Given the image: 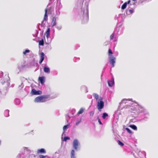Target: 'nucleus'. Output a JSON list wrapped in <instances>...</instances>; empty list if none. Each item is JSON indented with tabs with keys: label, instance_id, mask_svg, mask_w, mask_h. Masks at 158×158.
I'll return each mask as SVG.
<instances>
[{
	"label": "nucleus",
	"instance_id": "nucleus-26",
	"mask_svg": "<svg viewBox=\"0 0 158 158\" xmlns=\"http://www.w3.org/2000/svg\"><path fill=\"white\" fill-rule=\"evenodd\" d=\"M71 158H76L75 156V151L74 150H72L71 153Z\"/></svg>",
	"mask_w": 158,
	"mask_h": 158
},
{
	"label": "nucleus",
	"instance_id": "nucleus-25",
	"mask_svg": "<svg viewBox=\"0 0 158 158\" xmlns=\"http://www.w3.org/2000/svg\"><path fill=\"white\" fill-rule=\"evenodd\" d=\"M45 27V26H44V25L42 24L39 23V26H38V28L39 30H42V32H43V28H44V27Z\"/></svg>",
	"mask_w": 158,
	"mask_h": 158
},
{
	"label": "nucleus",
	"instance_id": "nucleus-15",
	"mask_svg": "<svg viewBox=\"0 0 158 158\" xmlns=\"http://www.w3.org/2000/svg\"><path fill=\"white\" fill-rule=\"evenodd\" d=\"M135 12V10L131 9H130L129 8L126 10V14L127 15H131L134 13Z\"/></svg>",
	"mask_w": 158,
	"mask_h": 158
},
{
	"label": "nucleus",
	"instance_id": "nucleus-42",
	"mask_svg": "<svg viewBox=\"0 0 158 158\" xmlns=\"http://www.w3.org/2000/svg\"><path fill=\"white\" fill-rule=\"evenodd\" d=\"M70 139V138L68 136H65L64 138V141H66Z\"/></svg>",
	"mask_w": 158,
	"mask_h": 158
},
{
	"label": "nucleus",
	"instance_id": "nucleus-60",
	"mask_svg": "<svg viewBox=\"0 0 158 158\" xmlns=\"http://www.w3.org/2000/svg\"><path fill=\"white\" fill-rule=\"evenodd\" d=\"M132 120H133L132 119H131V120H130V121L132 122H133Z\"/></svg>",
	"mask_w": 158,
	"mask_h": 158
},
{
	"label": "nucleus",
	"instance_id": "nucleus-50",
	"mask_svg": "<svg viewBox=\"0 0 158 158\" xmlns=\"http://www.w3.org/2000/svg\"><path fill=\"white\" fill-rule=\"evenodd\" d=\"M40 158H45L46 157V156H44L43 155H41L40 156Z\"/></svg>",
	"mask_w": 158,
	"mask_h": 158
},
{
	"label": "nucleus",
	"instance_id": "nucleus-5",
	"mask_svg": "<svg viewBox=\"0 0 158 158\" xmlns=\"http://www.w3.org/2000/svg\"><path fill=\"white\" fill-rule=\"evenodd\" d=\"M73 148L76 150L77 151L80 149L81 147V144L79 140L77 139H75L73 141Z\"/></svg>",
	"mask_w": 158,
	"mask_h": 158
},
{
	"label": "nucleus",
	"instance_id": "nucleus-32",
	"mask_svg": "<svg viewBox=\"0 0 158 158\" xmlns=\"http://www.w3.org/2000/svg\"><path fill=\"white\" fill-rule=\"evenodd\" d=\"M85 110V109L84 108H81L79 110L77 113V114H82Z\"/></svg>",
	"mask_w": 158,
	"mask_h": 158
},
{
	"label": "nucleus",
	"instance_id": "nucleus-16",
	"mask_svg": "<svg viewBox=\"0 0 158 158\" xmlns=\"http://www.w3.org/2000/svg\"><path fill=\"white\" fill-rule=\"evenodd\" d=\"M123 15L122 14L116 15L115 17V19L117 20L118 21H120L122 19V17H123Z\"/></svg>",
	"mask_w": 158,
	"mask_h": 158
},
{
	"label": "nucleus",
	"instance_id": "nucleus-36",
	"mask_svg": "<svg viewBox=\"0 0 158 158\" xmlns=\"http://www.w3.org/2000/svg\"><path fill=\"white\" fill-rule=\"evenodd\" d=\"M70 123H69L68 124L64 125L63 127V130L64 131H65L66 129L69 128Z\"/></svg>",
	"mask_w": 158,
	"mask_h": 158
},
{
	"label": "nucleus",
	"instance_id": "nucleus-19",
	"mask_svg": "<svg viewBox=\"0 0 158 158\" xmlns=\"http://www.w3.org/2000/svg\"><path fill=\"white\" fill-rule=\"evenodd\" d=\"M56 18L55 17H53L51 23L52 27H53L56 25Z\"/></svg>",
	"mask_w": 158,
	"mask_h": 158
},
{
	"label": "nucleus",
	"instance_id": "nucleus-2",
	"mask_svg": "<svg viewBox=\"0 0 158 158\" xmlns=\"http://www.w3.org/2000/svg\"><path fill=\"white\" fill-rule=\"evenodd\" d=\"M89 4L87 2L85 3V6H82L79 14L80 19L81 20L82 23H87L89 20Z\"/></svg>",
	"mask_w": 158,
	"mask_h": 158
},
{
	"label": "nucleus",
	"instance_id": "nucleus-10",
	"mask_svg": "<svg viewBox=\"0 0 158 158\" xmlns=\"http://www.w3.org/2000/svg\"><path fill=\"white\" fill-rule=\"evenodd\" d=\"M109 61L110 63L112 65L113 67L114 65V64L115 62V58L113 55H111L109 56Z\"/></svg>",
	"mask_w": 158,
	"mask_h": 158
},
{
	"label": "nucleus",
	"instance_id": "nucleus-8",
	"mask_svg": "<svg viewBox=\"0 0 158 158\" xmlns=\"http://www.w3.org/2000/svg\"><path fill=\"white\" fill-rule=\"evenodd\" d=\"M75 112V109H73L71 110L70 113H69V114H66L65 115L66 119L67 122H69L70 118L73 117L70 114H71L72 115H73L74 114Z\"/></svg>",
	"mask_w": 158,
	"mask_h": 158
},
{
	"label": "nucleus",
	"instance_id": "nucleus-3",
	"mask_svg": "<svg viewBox=\"0 0 158 158\" xmlns=\"http://www.w3.org/2000/svg\"><path fill=\"white\" fill-rule=\"evenodd\" d=\"M50 97V95H40L36 98L34 100L35 102H43L46 101Z\"/></svg>",
	"mask_w": 158,
	"mask_h": 158
},
{
	"label": "nucleus",
	"instance_id": "nucleus-45",
	"mask_svg": "<svg viewBox=\"0 0 158 158\" xmlns=\"http://www.w3.org/2000/svg\"><path fill=\"white\" fill-rule=\"evenodd\" d=\"M113 53L112 50L111 49H109L108 50V54L109 56H110Z\"/></svg>",
	"mask_w": 158,
	"mask_h": 158
},
{
	"label": "nucleus",
	"instance_id": "nucleus-7",
	"mask_svg": "<svg viewBox=\"0 0 158 158\" xmlns=\"http://www.w3.org/2000/svg\"><path fill=\"white\" fill-rule=\"evenodd\" d=\"M104 106V102L103 101V98L100 97L97 102V108L98 110H100L103 108Z\"/></svg>",
	"mask_w": 158,
	"mask_h": 158
},
{
	"label": "nucleus",
	"instance_id": "nucleus-55",
	"mask_svg": "<svg viewBox=\"0 0 158 158\" xmlns=\"http://www.w3.org/2000/svg\"><path fill=\"white\" fill-rule=\"evenodd\" d=\"M106 67H105L103 69V70H105L106 69Z\"/></svg>",
	"mask_w": 158,
	"mask_h": 158
},
{
	"label": "nucleus",
	"instance_id": "nucleus-59",
	"mask_svg": "<svg viewBox=\"0 0 158 158\" xmlns=\"http://www.w3.org/2000/svg\"><path fill=\"white\" fill-rule=\"evenodd\" d=\"M108 42H108L107 43H105V45H106L107 44H108Z\"/></svg>",
	"mask_w": 158,
	"mask_h": 158
},
{
	"label": "nucleus",
	"instance_id": "nucleus-56",
	"mask_svg": "<svg viewBox=\"0 0 158 158\" xmlns=\"http://www.w3.org/2000/svg\"><path fill=\"white\" fill-rule=\"evenodd\" d=\"M35 31L37 33V34H38V31H37V30H36Z\"/></svg>",
	"mask_w": 158,
	"mask_h": 158
},
{
	"label": "nucleus",
	"instance_id": "nucleus-13",
	"mask_svg": "<svg viewBox=\"0 0 158 158\" xmlns=\"http://www.w3.org/2000/svg\"><path fill=\"white\" fill-rule=\"evenodd\" d=\"M108 86L110 87H112L114 84V79L113 77L110 81H108Z\"/></svg>",
	"mask_w": 158,
	"mask_h": 158
},
{
	"label": "nucleus",
	"instance_id": "nucleus-64",
	"mask_svg": "<svg viewBox=\"0 0 158 158\" xmlns=\"http://www.w3.org/2000/svg\"><path fill=\"white\" fill-rule=\"evenodd\" d=\"M54 38V36H53L52 37V38Z\"/></svg>",
	"mask_w": 158,
	"mask_h": 158
},
{
	"label": "nucleus",
	"instance_id": "nucleus-43",
	"mask_svg": "<svg viewBox=\"0 0 158 158\" xmlns=\"http://www.w3.org/2000/svg\"><path fill=\"white\" fill-rule=\"evenodd\" d=\"M126 131H127V132L129 133H130V134H131L132 133V131L131 130L129 129V128H126Z\"/></svg>",
	"mask_w": 158,
	"mask_h": 158
},
{
	"label": "nucleus",
	"instance_id": "nucleus-12",
	"mask_svg": "<svg viewBox=\"0 0 158 158\" xmlns=\"http://www.w3.org/2000/svg\"><path fill=\"white\" fill-rule=\"evenodd\" d=\"M26 66V62H24L23 63H21L19 64L18 65V69L19 70V71H21L23 69V68Z\"/></svg>",
	"mask_w": 158,
	"mask_h": 158
},
{
	"label": "nucleus",
	"instance_id": "nucleus-57",
	"mask_svg": "<svg viewBox=\"0 0 158 158\" xmlns=\"http://www.w3.org/2000/svg\"><path fill=\"white\" fill-rule=\"evenodd\" d=\"M117 39L115 38V40H114V42L116 41Z\"/></svg>",
	"mask_w": 158,
	"mask_h": 158
},
{
	"label": "nucleus",
	"instance_id": "nucleus-38",
	"mask_svg": "<svg viewBox=\"0 0 158 158\" xmlns=\"http://www.w3.org/2000/svg\"><path fill=\"white\" fill-rule=\"evenodd\" d=\"M81 118H80L77 120L76 122V125L77 126L81 122Z\"/></svg>",
	"mask_w": 158,
	"mask_h": 158
},
{
	"label": "nucleus",
	"instance_id": "nucleus-62",
	"mask_svg": "<svg viewBox=\"0 0 158 158\" xmlns=\"http://www.w3.org/2000/svg\"><path fill=\"white\" fill-rule=\"evenodd\" d=\"M1 141L0 140V144H1Z\"/></svg>",
	"mask_w": 158,
	"mask_h": 158
},
{
	"label": "nucleus",
	"instance_id": "nucleus-37",
	"mask_svg": "<svg viewBox=\"0 0 158 158\" xmlns=\"http://www.w3.org/2000/svg\"><path fill=\"white\" fill-rule=\"evenodd\" d=\"M24 86V85L23 84V82H21V84L19 85L18 86V88L20 90L23 88Z\"/></svg>",
	"mask_w": 158,
	"mask_h": 158
},
{
	"label": "nucleus",
	"instance_id": "nucleus-27",
	"mask_svg": "<svg viewBox=\"0 0 158 158\" xmlns=\"http://www.w3.org/2000/svg\"><path fill=\"white\" fill-rule=\"evenodd\" d=\"M50 28H48L46 32V38H48L49 36H50Z\"/></svg>",
	"mask_w": 158,
	"mask_h": 158
},
{
	"label": "nucleus",
	"instance_id": "nucleus-28",
	"mask_svg": "<svg viewBox=\"0 0 158 158\" xmlns=\"http://www.w3.org/2000/svg\"><path fill=\"white\" fill-rule=\"evenodd\" d=\"M15 102L16 105H19L21 103L20 100L18 98H16L15 100Z\"/></svg>",
	"mask_w": 158,
	"mask_h": 158
},
{
	"label": "nucleus",
	"instance_id": "nucleus-52",
	"mask_svg": "<svg viewBox=\"0 0 158 158\" xmlns=\"http://www.w3.org/2000/svg\"><path fill=\"white\" fill-rule=\"evenodd\" d=\"M24 150H26L27 151H28V148L27 147H24L23 148Z\"/></svg>",
	"mask_w": 158,
	"mask_h": 158
},
{
	"label": "nucleus",
	"instance_id": "nucleus-34",
	"mask_svg": "<svg viewBox=\"0 0 158 158\" xmlns=\"http://www.w3.org/2000/svg\"><path fill=\"white\" fill-rule=\"evenodd\" d=\"M39 44V45L43 46L44 45V42L43 39L38 41Z\"/></svg>",
	"mask_w": 158,
	"mask_h": 158
},
{
	"label": "nucleus",
	"instance_id": "nucleus-21",
	"mask_svg": "<svg viewBox=\"0 0 158 158\" xmlns=\"http://www.w3.org/2000/svg\"><path fill=\"white\" fill-rule=\"evenodd\" d=\"M44 71L45 73H49L50 72L49 68L46 66H45L44 67Z\"/></svg>",
	"mask_w": 158,
	"mask_h": 158
},
{
	"label": "nucleus",
	"instance_id": "nucleus-46",
	"mask_svg": "<svg viewBox=\"0 0 158 158\" xmlns=\"http://www.w3.org/2000/svg\"><path fill=\"white\" fill-rule=\"evenodd\" d=\"M52 0H49V3L48 4V6H47V7L46 8H47L48 10V9L49 8V5H50V4L52 3Z\"/></svg>",
	"mask_w": 158,
	"mask_h": 158
},
{
	"label": "nucleus",
	"instance_id": "nucleus-22",
	"mask_svg": "<svg viewBox=\"0 0 158 158\" xmlns=\"http://www.w3.org/2000/svg\"><path fill=\"white\" fill-rule=\"evenodd\" d=\"M37 152L38 154L39 153H45L46 152V151L43 148H41L40 149H39L38 150Z\"/></svg>",
	"mask_w": 158,
	"mask_h": 158
},
{
	"label": "nucleus",
	"instance_id": "nucleus-63",
	"mask_svg": "<svg viewBox=\"0 0 158 158\" xmlns=\"http://www.w3.org/2000/svg\"><path fill=\"white\" fill-rule=\"evenodd\" d=\"M133 112V113H135L136 112H135V111H134V112Z\"/></svg>",
	"mask_w": 158,
	"mask_h": 158
},
{
	"label": "nucleus",
	"instance_id": "nucleus-39",
	"mask_svg": "<svg viewBox=\"0 0 158 158\" xmlns=\"http://www.w3.org/2000/svg\"><path fill=\"white\" fill-rule=\"evenodd\" d=\"M94 96V97L95 99L97 100L99 99V95L96 93H94L93 94Z\"/></svg>",
	"mask_w": 158,
	"mask_h": 158
},
{
	"label": "nucleus",
	"instance_id": "nucleus-35",
	"mask_svg": "<svg viewBox=\"0 0 158 158\" xmlns=\"http://www.w3.org/2000/svg\"><path fill=\"white\" fill-rule=\"evenodd\" d=\"M108 116V114L107 113L105 112L102 114V117L103 119H105Z\"/></svg>",
	"mask_w": 158,
	"mask_h": 158
},
{
	"label": "nucleus",
	"instance_id": "nucleus-24",
	"mask_svg": "<svg viewBox=\"0 0 158 158\" xmlns=\"http://www.w3.org/2000/svg\"><path fill=\"white\" fill-rule=\"evenodd\" d=\"M45 27V26H44V25L42 24L39 23V26H38V28L39 30H42V32H43V28H44V27Z\"/></svg>",
	"mask_w": 158,
	"mask_h": 158
},
{
	"label": "nucleus",
	"instance_id": "nucleus-53",
	"mask_svg": "<svg viewBox=\"0 0 158 158\" xmlns=\"http://www.w3.org/2000/svg\"><path fill=\"white\" fill-rule=\"evenodd\" d=\"M92 97V96L91 95H89L88 96V98H91Z\"/></svg>",
	"mask_w": 158,
	"mask_h": 158
},
{
	"label": "nucleus",
	"instance_id": "nucleus-18",
	"mask_svg": "<svg viewBox=\"0 0 158 158\" xmlns=\"http://www.w3.org/2000/svg\"><path fill=\"white\" fill-rule=\"evenodd\" d=\"M131 2V0H129L127 2H125L122 6L121 9L122 10L125 9L127 6V4H130Z\"/></svg>",
	"mask_w": 158,
	"mask_h": 158
},
{
	"label": "nucleus",
	"instance_id": "nucleus-49",
	"mask_svg": "<svg viewBox=\"0 0 158 158\" xmlns=\"http://www.w3.org/2000/svg\"><path fill=\"white\" fill-rule=\"evenodd\" d=\"M3 76V73L2 71H0V78H2Z\"/></svg>",
	"mask_w": 158,
	"mask_h": 158
},
{
	"label": "nucleus",
	"instance_id": "nucleus-4",
	"mask_svg": "<svg viewBox=\"0 0 158 158\" xmlns=\"http://www.w3.org/2000/svg\"><path fill=\"white\" fill-rule=\"evenodd\" d=\"M1 83L2 85H5L6 88H7L10 85V78L8 75H5L4 78L1 79Z\"/></svg>",
	"mask_w": 158,
	"mask_h": 158
},
{
	"label": "nucleus",
	"instance_id": "nucleus-9",
	"mask_svg": "<svg viewBox=\"0 0 158 158\" xmlns=\"http://www.w3.org/2000/svg\"><path fill=\"white\" fill-rule=\"evenodd\" d=\"M45 14L44 15V20H43L41 24L44 25L45 26V24L46 23V21L48 19V15H47V12H48V9L47 8H46L45 10Z\"/></svg>",
	"mask_w": 158,
	"mask_h": 158
},
{
	"label": "nucleus",
	"instance_id": "nucleus-31",
	"mask_svg": "<svg viewBox=\"0 0 158 158\" xmlns=\"http://www.w3.org/2000/svg\"><path fill=\"white\" fill-rule=\"evenodd\" d=\"M129 127L134 130L137 131V130L136 126L135 125H129Z\"/></svg>",
	"mask_w": 158,
	"mask_h": 158
},
{
	"label": "nucleus",
	"instance_id": "nucleus-11",
	"mask_svg": "<svg viewBox=\"0 0 158 158\" xmlns=\"http://www.w3.org/2000/svg\"><path fill=\"white\" fill-rule=\"evenodd\" d=\"M31 93L33 95H41L42 94V92L40 90H36L35 89H33L31 91Z\"/></svg>",
	"mask_w": 158,
	"mask_h": 158
},
{
	"label": "nucleus",
	"instance_id": "nucleus-44",
	"mask_svg": "<svg viewBox=\"0 0 158 158\" xmlns=\"http://www.w3.org/2000/svg\"><path fill=\"white\" fill-rule=\"evenodd\" d=\"M56 28L59 30L61 29L62 28V26L61 25L56 26Z\"/></svg>",
	"mask_w": 158,
	"mask_h": 158
},
{
	"label": "nucleus",
	"instance_id": "nucleus-41",
	"mask_svg": "<svg viewBox=\"0 0 158 158\" xmlns=\"http://www.w3.org/2000/svg\"><path fill=\"white\" fill-rule=\"evenodd\" d=\"M118 143L119 145L121 146H122L124 145V143L119 140H118Z\"/></svg>",
	"mask_w": 158,
	"mask_h": 158
},
{
	"label": "nucleus",
	"instance_id": "nucleus-54",
	"mask_svg": "<svg viewBox=\"0 0 158 158\" xmlns=\"http://www.w3.org/2000/svg\"><path fill=\"white\" fill-rule=\"evenodd\" d=\"M55 74V75H57V71H55L54 72Z\"/></svg>",
	"mask_w": 158,
	"mask_h": 158
},
{
	"label": "nucleus",
	"instance_id": "nucleus-23",
	"mask_svg": "<svg viewBox=\"0 0 158 158\" xmlns=\"http://www.w3.org/2000/svg\"><path fill=\"white\" fill-rule=\"evenodd\" d=\"M62 6H57L56 8V12L57 15H59L60 14L59 9L62 7Z\"/></svg>",
	"mask_w": 158,
	"mask_h": 158
},
{
	"label": "nucleus",
	"instance_id": "nucleus-40",
	"mask_svg": "<svg viewBox=\"0 0 158 158\" xmlns=\"http://www.w3.org/2000/svg\"><path fill=\"white\" fill-rule=\"evenodd\" d=\"M116 34H116L114 33H114L113 34H112L110 36V40H113L114 38V37L115 35H116Z\"/></svg>",
	"mask_w": 158,
	"mask_h": 158
},
{
	"label": "nucleus",
	"instance_id": "nucleus-17",
	"mask_svg": "<svg viewBox=\"0 0 158 158\" xmlns=\"http://www.w3.org/2000/svg\"><path fill=\"white\" fill-rule=\"evenodd\" d=\"M128 4L129 5V6L128 8H129L130 9L135 10V9L136 8L135 2H133L132 3H130V4Z\"/></svg>",
	"mask_w": 158,
	"mask_h": 158
},
{
	"label": "nucleus",
	"instance_id": "nucleus-47",
	"mask_svg": "<svg viewBox=\"0 0 158 158\" xmlns=\"http://www.w3.org/2000/svg\"><path fill=\"white\" fill-rule=\"evenodd\" d=\"M97 119H98V123H99V124H101V125H102V122H101V120H100V118H99V117H98L97 118Z\"/></svg>",
	"mask_w": 158,
	"mask_h": 158
},
{
	"label": "nucleus",
	"instance_id": "nucleus-20",
	"mask_svg": "<svg viewBox=\"0 0 158 158\" xmlns=\"http://www.w3.org/2000/svg\"><path fill=\"white\" fill-rule=\"evenodd\" d=\"M39 80L41 84L43 85L45 82V77H40L39 78Z\"/></svg>",
	"mask_w": 158,
	"mask_h": 158
},
{
	"label": "nucleus",
	"instance_id": "nucleus-48",
	"mask_svg": "<svg viewBox=\"0 0 158 158\" xmlns=\"http://www.w3.org/2000/svg\"><path fill=\"white\" fill-rule=\"evenodd\" d=\"M94 114V112L93 111H90L89 113L90 115L91 116H93Z\"/></svg>",
	"mask_w": 158,
	"mask_h": 158
},
{
	"label": "nucleus",
	"instance_id": "nucleus-51",
	"mask_svg": "<svg viewBox=\"0 0 158 158\" xmlns=\"http://www.w3.org/2000/svg\"><path fill=\"white\" fill-rule=\"evenodd\" d=\"M76 59H77V60H79V59H80V58H74V61H75V62H76V61H77V60H76Z\"/></svg>",
	"mask_w": 158,
	"mask_h": 158
},
{
	"label": "nucleus",
	"instance_id": "nucleus-30",
	"mask_svg": "<svg viewBox=\"0 0 158 158\" xmlns=\"http://www.w3.org/2000/svg\"><path fill=\"white\" fill-rule=\"evenodd\" d=\"M9 110H6L4 112V115L6 117H8L9 116Z\"/></svg>",
	"mask_w": 158,
	"mask_h": 158
},
{
	"label": "nucleus",
	"instance_id": "nucleus-58",
	"mask_svg": "<svg viewBox=\"0 0 158 158\" xmlns=\"http://www.w3.org/2000/svg\"><path fill=\"white\" fill-rule=\"evenodd\" d=\"M55 33V30H54V29H53V33Z\"/></svg>",
	"mask_w": 158,
	"mask_h": 158
},
{
	"label": "nucleus",
	"instance_id": "nucleus-14",
	"mask_svg": "<svg viewBox=\"0 0 158 158\" xmlns=\"http://www.w3.org/2000/svg\"><path fill=\"white\" fill-rule=\"evenodd\" d=\"M45 54L43 52H41L40 54V60L39 61L40 64H41L44 61V59Z\"/></svg>",
	"mask_w": 158,
	"mask_h": 158
},
{
	"label": "nucleus",
	"instance_id": "nucleus-29",
	"mask_svg": "<svg viewBox=\"0 0 158 158\" xmlns=\"http://www.w3.org/2000/svg\"><path fill=\"white\" fill-rule=\"evenodd\" d=\"M46 38L47 40H45V42L47 44H49L51 42L52 39L50 38V36H49L48 38Z\"/></svg>",
	"mask_w": 158,
	"mask_h": 158
},
{
	"label": "nucleus",
	"instance_id": "nucleus-1",
	"mask_svg": "<svg viewBox=\"0 0 158 158\" xmlns=\"http://www.w3.org/2000/svg\"><path fill=\"white\" fill-rule=\"evenodd\" d=\"M130 99H123L122 102L120 103V106H123L124 108H130L133 110V111H136L139 116L141 117L142 118L141 119V121H147L148 120L149 118V114L148 111L146 110L144 107L138 105L135 107H133L130 106L127 104L126 106L123 105V104H126L127 103V101H130Z\"/></svg>",
	"mask_w": 158,
	"mask_h": 158
},
{
	"label": "nucleus",
	"instance_id": "nucleus-61",
	"mask_svg": "<svg viewBox=\"0 0 158 158\" xmlns=\"http://www.w3.org/2000/svg\"><path fill=\"white\" fill-rule=\"evenodd\" d=\"M133 1H135L136 0H132Z\"/></svg>",
	"mask_w": 158,
	"mask_h": 158
},
{
	"label": "nucleus",
	"instance_id": "nucleus-33",
	"mask_svg": "<svg viewBox=\"0 0 158 158\" xmlns=\"http://www.w3.org/2000/svg\"><path fill=\"white\" fill-rule=\"evenodd\" d=\"M30 52V51L29 49H26L24 51H23V54L24 55H26L27 54L29 53Z\"/></svg>",
	"mask_w": 158,
	"mask_h": 158
},
{
	"label": "nucleus",
	"instance_id": "nucleus-6",
	"mask_svg": "<svg viewBox=\"0 0 158 158\" xmlns=\"http://www.w3.org/2000/svg\"><path fill=\"white\" fill-rule=\"evenodd\" d=\"M124 29V27H123L122 25H121L117 27L115 29L114 33L118 35H121L123 33Z\"/></svg>",
	"mask_w": 158,
	"mask_h": 158
}]
</instances>
